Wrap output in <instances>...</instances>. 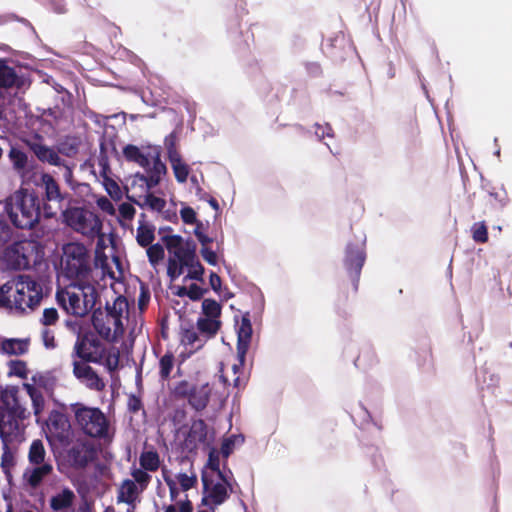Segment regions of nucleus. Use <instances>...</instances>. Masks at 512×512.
Returning <instances> with one entry per match:
<instances>
[{
	"label": "nucleus",
	"mask_w": 512,
	"mask_h": 512,
	"mask_svg": "<svg viewBox=\"0 0 512 512\" xmlns=\"http://www.w3.org/2000/svg\"><path fill=\"white\" fill-rule=\"evenodd\" d=\"M221 310V305L214 299H204L202 302V312L206 318L219 319Z\"/></svg>",
	"instance_id": "obj_41"
},
{
	"label": "nucleus",
	"mask_w": 512,
	"mask_h": 512,
	"mask_svg": "<svg viewBox=\"0 0 512 512\" xmlns=\"http://www.w3.org/2000/svg\"><path fill=\"white\" fill-rule=\"evenodd\" d=\"M200 254L202 258L210 265L215 266L218 263L217 254L210 247H201Z\"/></svg>",
	"instance_id": "obj_58"
},
{
	"label": "nucleus",
	"mask_w": 512,
	"mask_h": 512,
	"mask_svg": "<svg viewBox=\"0 0 512 512\" xmlns=\"http://www.w3.org/2000/svg\"><path fill=\"white\" fill-rule=\"evenodd\" d=\"M139 206L143 207L144 205L148 206L151 210L154 211H162L166 206V200L153 194H147L145 196L144 204H140L136 202Z\"/></svg>",
	"instance_id": "obj_46"
},
{
	"label": "nucleus",
	"mask_w": 512,
	"mask_h": 512,
	"mask_svg": "<svg viewBox=\"0 0 512 512\" xmlns=\"http://www.w3.org/2000/svg\"><path fill=\"white\" fill-rule=\"evenodd\" d=\"M208 427L203 419H194L185 437L184 445L189 451L196 450L207 441Z\"/></svg>",
	"instance_id": "obj_20"
},
{
	"label": "nucleus",
	"mask_w": 512,
	"mask_h": 512,
	"mask_svg": "<svg viewBox=\"0 0 512 512\" xmlns=\"http://www.w3.org/2000/svg\"><path fill=\"white\" fill-rule=\"evenodd\" d=\"M137 484L131 479H125L118 490V502L134 504L139 494Z\"/></svg>",
	"instance_id": "obj_30"
},
{
	"label": "nucleus",
	"mask_w": 512,
	"mask_h": 512,
	"mask_svg": "<svg viewBox=\"0 0 512 512\" xmlns=\"http://www.w3.org/2000/svg\"><path fill=\"white\" fill-rule=\"evenodd\" d=\"M119 215L125 220H132L135 215V208L130 203H121L118 208Z\"/></svg>",
	"instance_id": "obj_56"
},
{
	"label": "nucleus",
	"mask_w": 512,
	"mask_h": 512,
	"mask_svg": "<svg viewBox=\"0 0 512 512\" xmlns=\"http://www.w3.org/2000/svg\"><path fill=\"white\" fill-rule=\"evenodd\" d=\"M185 268L188 269L187 275L184 277V281L190 280H196L200 282H204L203 276L205 273V269L203 265L200 263L197 255L193 258V261L191 264H188L185 266Z\"/></svg>",
	"instance_id": "obj_40"
},
{
	"label": "nucleus",
	"mask_w": 512,
	"mask_h": 512,
	"mask_svg": "<svg viewBox=\"0 0 512 512\" xmlns=\"http://www.w3.org/2000/svg\"><path fill=\"white\" fill-rule=\"evenodd\" d=\"M106 353L107 349L98 336L88 331L78 335L72 357L80 362L102 364Z\"/></svg>",
	"instance_id": "obj_12"
},
{
	"label": "nucleus",
	"mask_w": 512,
	"mask_h": 512,
	"mask_svg": "<svg viewBox=\"0 0 512 512\" xmlns=\"http://www.w3.org/2000/svg\"><path fill=\"white\" fill-rule=\"evenodd\" d=\"M10 367V375L18 376L22 379L27 378L28 370L27 365L24 361L21 360H12L9 362Z\"/></svg>",
	"instance_id": "obj_50"
},
{
	"label": "nucleus",
	"mask_w": 512,
	"mask_h": 512,
	"mask_svg": "<svg viewBox=\"0 0 512 512\" xmlns=\"http://www.w3.org/2000/svg\"><path fill=\"white\" fill-rule=\"evenodd\" d=\"M180 215L185 224H194L197 221L196 212L191 207L182 208Z\"/></svg>",
	"instance_id": "obj_62"
},
{
	"label": "nucleus",
	"mask_w": 512,
	"mask_h": 512,
	"mask_svg": "<svg viewBox=\"0 0 512 512\" xmlns=\"http://www.w3.org/2000/svg\"><path fill=\"white\" fill-rule=\"evenodd\" d=\"M1 349L9 355H22L28 351V342L21 339H6L2 342Z\"/></svg>",
	"instance_id": "obj_34"
},
{
	"label": "nucleus",
	"mask_w": 512,
	"mask_h": 512,
	"mask_svg": "<svg viewBox=\"0 0 512 512\" xmlns=\"http://www.w3.org/2000/svg\"><path fill=\"white\" fill-rule=\"evenodd\" d=\"M41 338H42L44 346L47 349H54L56 347L54 331H52L48 327H46L42 330Z\"/></svg>",
	"instance_id": "obj_55"
},
{
	"label": "nucleus",
	"mask_w": 512,
	"mask_h": 512,
	"mask_svg": "<svg viewBox=\"0 0 512 512\" xmlns=\"http://www.w3.org/2000/svg\"><path fill=\"white\" fill-rule=\"evenodd\" d=\"M307 73L311 77H319L322 75L321 65L317 62H308L305 65Z\"/></svg>",
	"instance_id": "obj_64"
},
{
	"label": "nucleus",
	"mask_w": 512,
	"mask_h": 512,
	"mask_svg": "<svg viewBox=\"0 0 512 512\" xmlns=\"http://www.w3.org/2000/svg\"><path fill=\"white\" fill-rule=\"evenodd\" d=\"M23 143L41 163H47L56 167H64L66 170L64 175L65 178L68 179L72 177L71 166L58 155L57 148L50 147L44 143V138L41 135L36 134L32 138L24 139Z\"/></svg>",
	"instance_id": "obj_15"
},
{
	"label": "nucleus",
	"mask_w": 512,
	"mask_h": 512,
	"mask_svg": "<svg viewBox=\"0 0 512 512\" xmlns=\"http://www.w3.org/2000/svg\"><path fill=\"white\" fill-rule=\"evenodd\" d=\"M47 114L53 117L55 125H60L66 119L65 112L58 107L48 109Z\"/></svg>",
	"instance_id": "obj_63"
},
{
	"label": "nucleus",
	"mask_w": 512,
	"mask_h": 512,
	"mask_svg": "<svg viewBox=\"0 0 512 512\" xmlns=\"http://www.w3.org/2000/svg\"><path fill=\"white\" fill-rule=\"evenodd\" d=\"M96 283L73 282L56 293L57 302L73 316L83 317L94 309L98 300Z\"/></svg>",
	"instance_id": "obj_6"
},
{
	"label": "nucleus",
	"mask_w": 512,
	"mask_h": 512,
	"mask_svg": "<svg viewBox=\"0 0 512 512\" xmlns=\"http://www.w3.org/2000/svg\"><path fill=\"white\" fill-rule=\"evenodd\" d=\"M11 223L18 229H33L40 221L41 199L34 191L20 188L5 201Z\"/></svg>",
	"instance_id": "obj_2"
},
{
	"label": "nucleus",
	"mask_w": 512,
	"mask_h": 512,
	"mask_svg": "<svg viewBox=\"0 0 512 512\" xmlns=\"http://www.w3.org/2000/svg\"><path fill=\"white\" fill-rule=\"evenodd\" d=\"M127 299L119 295L105 309L93 310L91 322L96 333L108 342H114L124 334L123 314L128 311Z\"/></svg>",
	"instance_id": "obj_5"
},
{
	"label": "nucleus",
	"mask_w": 512,
	"mask_h": 512,
	"mask_svg": "<svg viewBox=\"0 0 512 512\" xmlns=\"http://www.w3.org/2000/svg\"><path fill=\"white\" fill-rule=\"evenodd\" d=\"M378 363L376 353L372 347H363L354 361L358 369L368 370Z\"/></svg>",
	"instance_id": "obj_31"
},
{
	"label": "nucleus",
	"mask_w": 512,
	"mask_h": 512,
	"mask_svg": "<svg viewBox=\"0 0 512 512\" xmlns=\"http://www.w3.org/2000/svg\"><path fill=\"white\" fill-rule=\"evenodd\" d=\"M163 241L171 254L168 259L167 275L175 280L183 274L185 266L191 264L196 254V243L192 239L184 240L180 235H164Z\"/></svg>",
	"instance_id": "obj_7"
},
{
	"label": "nucleus",
	"mask_w": 512,
	"mask_h": 512,
	"mask_svg": "<svg viewBox=\"0 0 512 512\" xmlns=\"http://www.w3.org/2000/svg\"><path fill=\"white\" fill-rule=\"evenodd\" d=\"M21 80L15 69L6 64L4 60H0V88L20 87Z\"/></svg>",
	"instance_id": "obj_29"
},
{
	"label": "nucleus",
	"mask_w": 512,
	"mask_h": 512,
	"mask_svg": "<svg viewBox=\"0 0 512 512\" xmlns=\"http://www.w3.org/2000/svg\"><path fill=\"white\" fill-rule=\"evenodd\" d=\"M41 187L44 191V214L51 218L56 215L57 210H63L69 194L61 190L59 183L49 173H42Z\"/></svg>",
	"instance_id": "obj_14"
},
{
	"label": "nucleus",
	"mask_w": 512,
	"mask_h": 512,
	"mask_svg": "<svg viewBox=\"0 0 512 512\" xmlns=\"http://www.w3.org/2000/svg\"><path fill=\"white\" fill-rule=\"evenodd\" d=\"M80 147V140L74 136H66L60 142H58L56 148L58 155H64L66 157H75L78 154Z\"/></svg>",
	"instance_id": "obj_32"
},
{
	"label": "nucleus",
	"mask_w": 512,
	"mask_h": 512,
	"mask_svg": "<svg viewBox=\"0 0 512 512\" xmlns=\"http://www.w3.org/2000/svg\"><path fill=\"white\" fill-rule=\"evenodd\" d=\"M212 391L213 388L208 382L196 383L181 380L176 383L173 395L178 400H186L196 412H202L209 405Z\"/></svg>",
	"instance_id": "obj_10"
},
{
	"label": "nucleus",
	"mask_w": 512,
	"mask_h": 512,
	"mask_svg": "<svg viewBox=\"0 0 512 512\" xmlns=\"http://www.w3.org/2000/svg\"><path fill=\"white\" fill-rule=\"evenodd\" d=\"M163 479L166 482L167 486L169 487L170 497L171 500H175L179 494L178 488L176 486L175 481L167 474V470L163 469Z\"/></svg>",
	"instance_id": "obj_59"
},
{
	"label": "nucleus",
	"mask_w": 512,
	"mask_h": 512,
	"mask_svg": "<svg viewBox=\"0 0 512 512\" xmlns=\"http://www.w3.org/2000/svg\"><path fill=\"white\" fill-rule=\"evenodd\" d=\"M39 245L34 240H19L7 246L3 252V261L12 270L29 269L32 261H36Z\"/></svg>",
	"instance_id": "obj_11"
},
{
	"label": "nucleus",
	"mask_w": 512,
	"mask_h": 512,
	"mask_svg": "<svg viewBox=\"0 0 512 512\" xmlns=\"http://www.w3.org/2000/svg\"><path fill=\"white\" fill-rule=\"evenodd\" d=\"M18 389L17 387H6L0 388V409L16 410L26 409L23 407L18 400Z\"/></svg>",
	"instance_id": "obj_27"
},
{
	"label": "nucleus",
	"mask_w": 512,
	"mask_h": 512,
	"mask_svg": "<svg viewBox=\"0 0 512 512\" xmlns=\"http://www.w3.org/2000/svg\"><path fill=\"white\" fill-rule=\"evenodd\" d=\"M123 155L127 161L136 163L143 155V152L137 146L128 144L123 148Z\"/></svg>",
	"instance_id": "obj_52"
},
{
	"label": "nucleus",
	"mask_w": 512,
	"mask_h": 512,
	"mask_svg": "<svg viewBox=\"0 0 512 512\" xmlns=\"http://www.w3.org/2000/svg\"><path fill=\"white\" fill-rule=\"evenodd\" d=\"M174 176L179 183H185L190 173V167L182 161V157L169 159Z\"/></svg>",
	"instance_id": "obj_39"
},
{
	"label": "nucleus",
	"mask_w": 512,
	"mask_h": 512,
	"mask_svg": "<svg viewBox=\"0 0 512 512\" xmlns=\"http://www.w3.org/2000/svg\"><path fill=\"white\" fill-rule=\"evenodd\" d=\"M73 375L88 389L101 392L105 389V381L89 365V363L73 361Z\"/></svg>",
	"instance_id": "obj_19"
},
{
	"label": "nucleus",
	"mask_w": 512,
	"mask_h": 512,
	"mask_svg": "<svg viewBox=\"0 0 512 512\" xmlns=\"http://www.w3.org/2000/svg\"><path fill=\"white\" fill-rule=\"evenodd\" d=\"M365 260L366 253L364 239L356 243L347 244L343 263L355 290L358 288V283Z\"/></svg>",
	"instance_id": "obj_17"
},
{
	"label": "nucleus",
	"mask_w": 512,
	"mask_h": 512,
	"mask_svg": "<svg viewBox=\"0 0 512 512\" xmlns=\"http://www.w3.org/2000/svg\"><path fill=\"white\" fill-rule=\"evenodd\" d=\"M182 342L186 345L200 349L206 343L205 339L200 335L197 327L185 328L182 330Z\"/></svg>",
	"instance_id": "obj_38"
},
{
	"label": "nucleus",
	"mask_w": 512,
	"mask_h": 512,
	"mask_svg": "<svg viewBox=\"0 0 512 512\" xmlns=\"http://www.w3.org/2000/svg\"><path fill=\"white\" fill-rule=\"evenodd\" d=\"M75 500V494L70 488H64L50 499V507L53 511H63L70 508Z\"/></svg>",
	"instance_id": "obj_28"
},
{
	"label": "nucleus",
	"mask_w": 512,
	"mask_h": 512,
	"mask_svg": "<svg viewBox=\"0 0 512 512\" xmlns=\"http://www.w3.org/2000/svg\"><path fill=\"white\" fill-rule=\"evenodd\" d=\"M142 182H144L147 186L148 189H152L154 187H156L161 179L158 178V176H154L152 174H150L149 172H147V174H137L136 175Z\"/></svg>",
	"instance_id": "obj_61"
},
{
	"label": "nucleus",
	"mask_w": 512,
	"mask_h": 512,
	"mask_svg": "<svg viewBox=\"0 0 512 512\" xmlns=\"http://www.w3.org/2000/svg\"><path fill=\"white\" fill-rule=\"evenodd\" d=\"M150 301V290L144 283L140 284V294L138 297V307L141 311L145 310Z\"/></svg>",
	"instance_id": "obj_53"
},
{
	"label": "nucleus",
	"mask_w": 512,
	"mask_h": 512,
	"mask_svg": "<svg viewBox=\"0 0 512 512\" xmlns=\"http://www.w3.org/2000/svg\"><path fill=\"white\" fill-rule=\"evenodd\" d=\"M165 251L161 244H150L147 247V257L151 265H157L161 260L164 259Z\"/></svg>",
	"instance_id": "obj_43"
},
{
	"label": "nucleus",
	"mask_w": 512,
	"mask_h": 512,
	"mask_svg": "<svg viewBox=\"0 0 512 512\" xmlns=\"http://www.w3.org/2000/svg\"><path fill=\"white\" fill-rule=\"evenodd\" d=\"M65 224L77 233L94 240L103 224L100 217L85 207H69L63 210Z\"/></svg>",
	"instance_id": "obj_9"
},
{
	"label": "nucleus",
	"mask_w": 512,
	"mask_h": 512,
	"mask_svg": "<svg viewBox=\"0 0 512 512\" xmlns=\"http://www.w3.org/2000/svg\"><path fill=\"white\" fill-rule=\"evenodd\" d=\"M104 360L106 368L110 372L115 371L119 365V352L116 351L114 353H109L108 355L105 354Z\"/></svg>",
	"instance_id": "obj_57"
},
{
	"label": "nucleus",
	"mask_w": 512,
	"mask_h": 512,
	"mask_svg": "<svg viewBox=\"0 0 512 512\" xmlns=\"http://www.w3.org/2000/svg\"><path fill=\"white\" fill-rule=\"evenodd\" d=\"M24 388L26 389L28 395L31 398L34 415L38 417L44 410L45 406V399L43 397V394L39 389H37L32 384H24Z\"/></svg>",
	"instance_id": "obj_36"
},
{
	"label": "nucleus",
	"mask_w": 512,
	"mask_h": 512,
	"mask_svg": "<svg viewBox=\"0 0 512 512\" xmlns=\"http://www.w3.org/2000/svg\"><path fill=\"white\" fill-rule=\"evenodd\" d=\"M144 469L136 468L132 470L131 476L133 477V481L139 486L140 492H143L149 485L151 481V476Z\"/></svg>",
	"instance_id": "obj_44"
},
{
	"label": "nucleus",
	"mask_w": 512,
	"mask_h": 512,
	"mask_svg": "<svg viewBox=\"0 0 512 512\" xmlns=\"http://www.w3.org/2000/svg\"><path fill=\"white\" fill-rule=\"evenodd\" d=\"M472 238L476 243H486L488 241V228L484 221L476 222L471 228Z\"/></svg>",
	"instance_id": "obj_42"
},
{
	"label": "nucleus",
	"mask_w": 512,
	"mask_h": 512,
	"mask_svg": "<svg viewBox=\"0 0 512 512\" xmlns=\"http://www.w3.org/2000/svg\"><path fill=\"white\" fill-rule=\"evenodd\" d=\"M153 165L152 167H149L147 172L154 176H158L159 179H161L162 175H165L167 173V167L165 163L161 161L160 158V152L157 151L154 156H152Z\"/></svg>",
	"instance_id": "obj_48"
},
{
	"label": "nucleus",
	"mask_w": 512,
	"mask_h": 512,
	"mask_svg": "<svg viewBox=\"0 0 512 512\" xmlns=\"http://www.w3.org/2000/svg\"><path fill=\"white\" fill-rule=\"evenodd\" d=\"M201 479L203 484V497L201 504L207 506L212 512H214L218 506L225 503L230 497L228 488L231 489V485L226 478L225 480H221V482L215 483L212 477L206 472L202 473Z\"/></svg>",
	"instance_id": "obj_16"
},
{
	"label": "nucleus",
	"mask_w": 512,
	"mask_h": 512,
	"mask_svg": "<svg viewBox=\"0 0 512 512\" xmlns=\"http://www.w3.org/2000/svg\"><path fill=\"white\" fill-rule=\"evenodd\" d=\"M97 239L96 249H95V266H100V268L105 271L109 268L108 258L104 253L105 245V234L100 231L99 235L95 237Z\"/></svg>",
	"instance_id": "obj_37"
},
{
	"label": "nucleus",
	"mask_w": 512,
	"mask_h": 512,
	"mask_svg": "<svg viewBox=\"0 0 512 512\" xmlns=\"http://www.w3.org/2000/svg\"><path fill=\"white\" fill-rule=\"evenodd\" d=\"M315 134L319 139H323L325 137H333V129L330 124L326 123L325 125L315 124Z\"/></svg>",
	"instance_id": "obj_60"
},
{
	"label": "nucleus",
	"mask_w": 512,
	"mask_h": 512,
	"mask_svg": "<svg viewBox=\"0 0 512 512\" xmlns=\"http://www.w3.org/2000/svg\"><path fill=\"white\" fill-rule=\"evenodd\" d=\"M42 283L31 275L21 274L0 287V307L20 313L36 309L43 299Z\"/></svg>",
	"instance_id": "obj_1"
},
{
	"label": "nucleus",
	"mask_w": 512,
	"mask_h": 512,
	"mask_svg": "<svg viewBox=\"0 0 512 512\" xmlns=\"http://www.w3.org/2000/svg\"><path fill=\"white\" fill-rule=\"evenodd\" d=\"M207 467L211 469L213 472L217 473V476L220 480H225V475L220 470V460L219 454L217 450L214 448L210 450L208 455Z\"/></svg>",
	"instance_id": "obj_47"
},
{
	"label": "nucleus",
	"mask_w": 512,
	"mask_h": 512,
	"mask_svg": "<svg viewBox=\"0 0 512 512\" xmlns=\"http://www.w3.org/2000/svg\"><path fill=\"white\" fill-rule=\"evenodd\" d=\"M237 357L240 365H244L245 356L249 349L252 337V325L249 314L242 316L241 323L237 330Z\"/></svg>",
	"instance_id": "obj_21"
},
{
	"label": "nucleus",
	"mask_w": 512,
	"mask_h": 512,
	"mask_svg": "<svg viewBox=\"0 0 512 512\" xmlns=\"http://www.w3.org/2000/svg\"><path fill=\"white\" fill-rule=\"evenodd\" d=\"M220 319H211L206 317H199L196 322L197 330L200 335L207 342L209 339H212L216 336L221 328Z\"/></svg>",
	"instance_id": "obj_26"
},
{
	"label": "nucleus",
	"mask_w": 512,
	"mask_h": 512,
	"mask_svg": "<svg viewBox=\"0 0 512 512\" xmlns=\"http://www.w3.org/2000/svg\"><path fill=\"white\" fill-rule=\"evenodd\" d=\"M2 443L1 468L6 475L10 474L11 469L16 465L15 453L21 443L6 442Z\"/></svg>",
	"instance_id": "obj_25"
},
{
	"label": "nucleus",
	"mask_w": 512,
	"mask_h": 512,
	"mask_svg": "<svg viewBox=\"0 0 512 512\" xmlns=\"http://www.w3.org/2000/svg\"><path fill=\"white\" fill-rule=\"evenodd\" d=\"M97 456L94 445L88 441H77L67 451V461L74 469H84Z\"/></svg>",
	"instance_id": "obj_18"
},
{
	"label": "nucleus",
	"mask_w": 512,
	"mask_h": 512,
	"mask_svg": "<svg viewBox=\"0 0 512 512\" xmlns=\"http://www.w3.org/2000/svg\"><path fill=\"white\" fill-rule=\"evenodd\" d=\"M7 156L14 172L19 176H26L29 172L30 161L25 148L18 143L9 144Z\"/></svg>",
	"instance_id": "obj_22"
},
{
	"label": "nucleus",
	"mask_w": 512,
	"mask_h": 512,
	"mask_svg": "<svg viewBox=\"0 0 512 512\" xmlns=\"http://www.w3.org/2000/svg\"><path fill=\"white\" fill-rule=\"evenodd\" d=\"M139 463L142 469L149 472H155L160 467V457L157 451H143L139 457Z\"/></svg>",
	"instance_id": "obj_33"
},
{
	"label": "nucleus",
	"mask_w": 512,
	"mask_h": 512,
	"mask_svg": "<svg viewBox=\"0 0 512 512\" xmlns=\"http://www.w3.org/2000/svg\"><path fill=\"white\" fill-rule=\"evenodd\" d=\"M155 239V227L146 221V215L140 214L139 225L137 227L136 241L139 246L146 248Z\"/></svg>",
	"instance_id": "obj_24"
},
{
	"label": "nucleus",
	"mask_w": 512,
	"mask_h": 512,
	"mask_svg": "<svg viewBox=\"0 0 512 512\" xmlns=\"http://www.w3.org/2000/svg\"><path fill=\"white\" fill-rule=\"evenodd\" d=\"M164 145L167 150L168 160L176 157H180L181 154L177 149V134L175 132H171L164 139Z\"/></svg>",
	"instance_id": "obj_45"
},
{
	"label": "nucleus",
	"mask_w": 512,
	"mask_h": 512,
	"mask_svg": "<svg viewBox=\"0 0 512 512\" xmlns=\"http://www.w3.org/2000/svg\"><path fill=\"white\" fill-rule=\"evenodd\" d=\"M59 321V314L56 308L50 307L45 308L42 317L40 318V323L45 327L54 326Z\"/></svg>",
	"instance_id": "obj_49"
},
{
	"label": "nucleus",
	"mask_w": 512,
	"mask_h": 512,
	"mask_svg": "<svg viewBox=\"0 0 512 512\" xmlns=\"http://www.w3.org/2000/svg\"><path fill=\"white\" fill-rule=\"evenodd\" d=\"M175 366V356L171 351H167L159 359V377L162 381H168L171 378V372Z\"/></svg>",
	"instance_id": "obj_35"
},
{
	"label": "nucleus",
	"mask_w": 512,
	"mask_h": 512,
	"mask_svg": "<svg viewBox=\"0 0 512 512\" xmlns=\"http://www.w3.org/2000/svg\"><path fill=\"white\" fill-rule=\"evenodd\" d=\"M176 478L183 491H188L195 487L197 484V476L194 473L191 475H187L186 473H179Z\"/></svg>",
	"instance_id": "obj_51"
},
{
	"label": "nucleus",
	"mask_w": 512,
	"mask_h": 512,
	"mask_svg": "<svg viewBox=\"0 0 512 512\" xmlns=\"http://www.w3.org/2000/svg\"><path fill=\"white\" fill-rule=\"evenodd\" d=\"M46 424L49 431L57 438H63L70 428L67 416L58 410L51 411Z\"/></svg>",
	"instance_id": "obj_23"
},
{
	"label": "nucleus",
	"mask_w": 512,
	"mask_h": 512,
	"mask_svg": "<svg viewBox=\"0 0 512 512\" xmlns=\"http://www.w3.org/2000/svg\"><path fill=\"white\" fill-rule=\"evenodd\" d=\"M27 409H0V439L6 442L25 441V426L22 421L28 418Z\"/></svg>",
	"instance_id": "obj_13"
},
{
	"label": "nucleus",
	"mask_w": 512,
	"mask_h": 512,
	"mask_svg": "<svg viewBox=\"0 0 512 512\" xmlns=\"http://www.w3.org/2000/svg\"><path fill=\"white\" fill-rule=\"evenodd\" d=\"M54 459L41 439H34L27 452V465L22 478L31 489H38L55 477Z\"/></svg>",
	"instance_id": "obj_4"
},
{
	"label": "nucleus",
	"mask_w": 512,
	"mask_h": 512,
	"mask_svg": "<svg viewBox=\"0 0 512 512\" xmlns=\"http://www.w3.org/2000/svg\"><path fill=\"white\" fill-rule=\"evenodd\" d=\"M62 271L63 275L73 281L80 283H97L94 278L95 259L92 260L90 250L80 242H69L62 248Z\"/></svg>",
	"instance_id": "obj_3"
},
{
	"label": "nucleus",
	"mask_w": 512,
	"mask_h": 512,
	"mask_svg": "<svg viewBox=\"0 0 512 512\" xmlns=\"http://www.w3.org/2000/svg\"><path fill=\"white\" fill-rule=\"evenodd\" d=\"M207 292L208 289L193 283L188 287V298L192 301H199Z\"/></svg>",
	"instance_id": "obj_54"
},
{
	"label": "nucleus",
	"mask_w": 512,
	"mask_h": 512,
	"mask_svg": "<svg viewBox=\"0 0 512 512\" xmlns=\"http://www.w3.org/2000/svg\"><path fill=\"white\" fill-rule=\"evenodd\" d=\"M75 424L88 437L103 439L109 433V420L100 408L89 407L83 403L71 405Z\"/></svg>",
	"instance_id": "obj_8"
}]
</instances>
